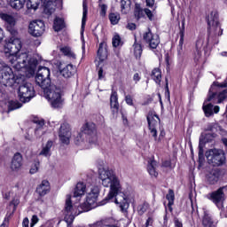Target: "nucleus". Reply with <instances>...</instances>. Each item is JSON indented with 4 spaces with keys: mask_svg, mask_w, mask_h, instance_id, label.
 <instances>
[{
    "mask_svg": "<svg viewBox=\"0 0 227 227\" xmlns=\"http://www.w3.org/2000/svg\"><path fill=\"white\" fill-rule=\"evenodd\" d=\"M86 201L80 205L76 210L74 205H72V196L67 195L64 207V221L67 223V227H70V224L74 223L75 215H79V214H82V212H90V210L96 208L98 206L97 201L100 194L98 186L91 185L86 189L84 183H78L74 191V198H82V196H84L86 193Z\"/></svg>",
    "mask_w": 227,
    "mask_h": 227,
    "instance_id": "obj_1",
    "label": "nucleus"
},
{
    "mask_svg": "<svg viewBox=\"0 0 227 227\" xmlns=\"http://www.w3.org/2000/svg\"><path fill=\"white\" fill-rule=\"evenodd\" d=\"M98 177L101 180L103 187H109V192L106 198L107 201L115 198L114 202L119 205L121 212H127L129 209V202L134 203L136 193L131 192L129 194L121 192V183L120 178L116 176V174L113 170L107 168H99Z\"/></svg>",
    "mask_w": 227,
    "mask_h": 227,
    "instance_id": "obj_2",
    "label": "nucleus"
},
{
    "mask_svg": "<svg viewBox=\"0 0 227 227\" xmlns=\"http://www.w3.org/2000/svg\"><path fill=\"white\" fill-rule=\"evenodd\" d=\"M22 49V42L17 37H11L4 45L5 54H9L8 61L15 68V70H22L26 68L30 74H35L38 59L29 55L27 52L17 53Z\"/></svg>",
    "mask_w": 227,
    "mask_h": 227,
    "instance_id": "obj_3",
    "label": "nucleus"
},
{
    "mask_svg": "<svg viewBox=\"0 0 227 227\" xmlns=\"http://www.w3.org/2000/svg\"><path fill=\"white\" fill-rule=\"evenodd\" d=\"M35 82L42 88L44 97L49 100L51 107L59 109L63 107L64 99L61 97V89L51 85V69L40 67L35 75Z\"/></svg>",
    "mask_w": 227,
    "mask_h": 227,
    "instance_id": "obj_4",
    "label": "nucleus"
},
{
    "mask_svg": "<svg viewBox=\"0 0 227 227\" xmlns=\"http://www.w3.org/2000/svg\"><path fill=\"white\" fill-rule=\"evenodd\" d=\"M207 24L209 26L208 40L210 38H217V36L223 35V28H221V25L219 24V13L217 12H211L207 17Z\"/></svg>",
    "mask_w": 227,
    "mask_h": 227,
    "instance_id": "obj_5",
    "label": "nucleus"
},
{
    "mask_svg": "<svg viewBox=\"0 0 227 227\" xmlns=\"http://www.w3.org/2000/svg\"><path fill=\"white\" fill-rule=\"evenodd\" d=\"M13 70L6 63L0 64V84L12 88L15 84Z\"/></svg>",
    "mask_w": 227,
    "mask_h": 227,
    "instance_id": "obj_6",
    "label": "nucleus"
},
{
    "mask_svg": "<svg viewBox=\"0 0 227 227\" xmlns=\"http://www.w3.org/2000/svg\"><path fill=\"white\" fill-rule=\"evenodd\" d=\"M18 93L20 102H29L35 97V87L29 82L23 83L19 87Z\"/></svg>",
    "mask_w": 227,
    "mask_h": 227,
    "instance_id": "obj_7",
    "label": "nucleus"
},
{
    "mask_svg": "<svg viewBox=\"0 0 227 227\" xmlns=\"http://www.w3.org/2000/svg\"><path fill=\"white\" fill-rule=\"evenodd\" d=\"M208 164L223 166L224 163V153L219 149H211L206 153Z\"/></svg>",
    "mask_w": 227,
    "mask_h": 227,
    "instance_id": "obj_8",
    "label": "nucleus"
},
{
    "mask_svg": "<svg viewBox=\"0 0 227 227\" xmlns=\"http://www.w3.org/2000/svg\"><path fill=\"white\" fill-rule=\"evenodd\" d=\"M0 19L5 22L6 30L11 33L12 36H17L18 32L15 26H17V19L12 14L0 13Z\"/></svg>",
    "mask_w": 227,
    "mask_h": 227,
    "instance_id": "obj_9",
    "label": "nucleus"
},
{
    "mask_svg": "<svg viewBox=\"0 0 227 227\" xmlns=\"http://www.w3.org/2000/svg\"><path fill=\"white\" fill-rule=\"evenodd\" d=\"M83 135L86 137V143L89 145H95L98 141L97 126L93 122H88L85 125Z\"/></svg>",
    "mask_w": 227,
    "mask_h": 227,
    "instance_id": "obj_10",
    "label": "nucleus"
},
{
    "mask_svg": "<svg viewBox=\"0 0 227 227\" xmlns=\"http://www.w3.org/2000/svg\"><path fill=\"white\" fill-rule=\"evenodd\" d=\"M28 31L32 36H42L45 33V23L43 20H34L30 22Z\"/></svg>",
    "mask_w": 227,
    "mask_h": 227,
    "instance_id": "obj_11",
    "label": "nucleus"
},
{
    "mask_svg": "<svg viewBox=\"0 0 227 227\" xmlns=\"http://www.w3.org/2000/svg\"><path fill=\"white\" fill-rule=\"evenodd\" d=\"M59 141L63 143V145L70 144V137H72V131L70 129V124L63 123L60 126L59 131Z\"/></svg>",
    "mask_w": 227,
    "mask_h": 227,
    "instance_id": "obj_12",
    "label": "nucleus"
},
{
    "mask_svg": "<svg viewBox=\"0 0 227 227\" xmlns=\"http://www.w3.org/2000/svg\"><path fill=\"white\" fill-rule=\"evenodd\" d=\"M147 121L150 134L153 137H155L157 136V127L159 126V123H160V119H159L157 114H149L147 115Z\"/></svg>",
    "mask_w": 227,
    "mask_h": 227,
    "instance_id": "obj_13",
    "label": "nucleus"
},
{
    "mask_svg": "<svg viewBox=\"0 0 227 227\" xmlns=\"http://www.w3.org/2000/svg\"><path fill=\"white\" fill-rule=\"evenodd\" d=\"M144 40L149 43L151 49H157L159 44L160 43V39H159V35L153 34L151 30L145 32L144 34Z\"/></svg>",
    "mask_w": 227,
    "mask_h": 227,
    "instance_id": "obj_14",
    "label": "nucleus"
},
{
    "mask_svg": "<svg viewBox=\"0 0 227 227\" xmlns=\"http://www.w3.org/2000/svg\"><path fill=\"white\" fill-rule=\"evenodd\" d=\"M226 187H221L218 190L209 193V200L215 205L223 203L225 200L224 190Z\"/></svg>",
    "mask_w": 227,
    "mask_h": 227,
    "instance_id": "obj_15",
    "label": "nucleus"
},
{
    "mask_svg": "<svg viewBox=\"0 0 227 227\" xmlns=\"http://www.w3.org/2000/svg\"><path fill=\"white\" fill-rule=\"evenodd\" d=\"M11 169L17 173V171H20V168H22V154L20 153H16L11 161Z\"/></svg>",
    "mask_w": 227,
    "mask_h": 227,
    "instance_id": "obj_16",
    "label": "nucleus"
},
{
    "mask_svg": "<svg viewBox=\"0 0 227 227\" xmlns=\"http://www.w3.org/2000/svg\"><path fill=\"white\" fill-rule=\"evenodd\" d=\"M43 12L46 15H52L56 12V0H44Z\"/></svg>",
    "mask_w": 227,
    "mask_h": 227,
    "instance_id": "obj_17",
    "label": "nucleus"
},
{
    "mask_svg": "<svg viewBox=\"0 0 227 227\" xmlns=\"http://www.w3.org/2000/svg\"><path fill=\"white\" fill-rule=\"evenodd\" d=\"M49 191H51V184L47 180L42 181V183L36 188V192L39 194V196H45Z\"/></svg>",
    "mask_w": 227,
    "mask_h": 227,
    "instance_id": "obj_18",
    "label": "nucleus"
},
{
    "mask_svg": "<svg viewBox=\"0 0 227 227\" xmlns=\"http://www.w3.org/2000/svg\"><path fill=\"white\" fill-rule=\"evenodd\" d=\"M77 72V68L74 65L68 64L63 69L60 70L61 75L66 79L72 77Z\"/></svg>",
    "mask_w": 227,
    "mask_h": 227,
    "instance_id": "obj_19",
    "label": "nucleus"
},
{
    "mask_svg": "<svg viewBox=\"0 0 227 227\" xmlns=\"http://www.w3.org/2000/svg\"><path fill=\"white\" fill-rule=\"evenodd\" d=\"M52 146H54V142H52V140H48L47 143L43 145L39 155H42L43 157H51V155H52L51 153Z\"/></svg>",
    "mask_w": 227,
    "mask_h": 227,
    "instance_id": "obj_20",
    "label": "nucleus"
},
{
    "mask_svg": "<svg viewBox=\"0 0 227 227\" xmlns=\"http://www.w3.org/2000/svg\"><path fill=\"white\" fill-rule=\"evenodd\" d=\"M98 56L100 61H104V59H107V43L106 42L100 43Z\"/></svg>",
    "mask_w": 227,
    "mask_h": 227,
    "instance_id": "obj_21",
    "label": "nucleus"
},
{
    "mask_svg": "<svg viewBox=\"0 0 227 227\" xmlns=\"http://www.w3.org/2000/svg\"><path fill=\"white\" fill-rule=\"evenodd\" d=\"M156 168H157V162L155 161V160H150L148 162L147 171L149 175L151 176H154V178H157V176H159V173L157 172Z\"/></svg>",
    "mask_w": 227,
    "mask_h": 227,
    "instance_id": "obj_22",
    "label": "nucleus"
},
{
    "mask_svg": "<svg viewBox=\"0 0 227 227\" xmlns=\"http://www.w3.org/2000/svg\"><path fill=\"white\" fill-rule=\"evenodd\" d=\"M26 4V0H10V6L13 10L20 12Z\"/></svg>",
    "mask_w": 227,
    "mask_h": 227,
    "instance_id": "obj_23",
    "label": "nucleus"
},
{
    "mask_svg": "<svg viewBox=\"0 0 227 227\" xmlns=\"http://www.w3.org/2000/svg\"><path fill=\"white\" fill-rule=\"evenodd\" d=\"M35 123L37 124V127L35 130V134L36 137H40L45 134V130H43V125H45V121L43 120L36 121Z\"/></svg>",
    "mask_w": 227,
    "mask_h": 227,
    "instance_id": "obj_24",
    "label": "nucleus"
},
{
    "mask_svg": "<svg viewBox=\"0 0 227 227\" xmlns=\"http://www.w3.org/2000/svg\"><path fill=\"white\" fill-rule=\"evenodd\" d=\"M207 182L211 184V185H214L219 182V173L215 172V170H213L207 174Z\"/></svg>",
    "mask_w": 227,
    "mask_h": 227,
    "instance_id": "obj_25",
    "label": "nucleus"
},
{
    "mask_svg": "<svg viewBox=\"0 0 227 227\" xmlns=\"http://www.w3.org/2000/svg\"><path fill=\"white\" fill-rule=\"evenodd\" d=\"M203 43H205V39L203 38H199L196 42L195 47H196V51H195V56L196 59L199 58H201V50L203 49Z\"/></svg>",
    "mask_w": 227,
    "mask_h": 227,
    "instance_id": "obj_26",
    "label": "nucleus"
},
{
    "mask_svg": "<svg viewBox=\"0 0 227 227\" xmlns=\"http://www.w3.org/2000/svg\"><path fill=\"white\" fill-rule=\"evenodd\" d=\"M151 77H152V79H153V81H155L156 84H160V81L162 79V73L160 72V69L154 68L152 71Z\"/></svg>",
    "mask_w": 227,
    "mask_h": 227,
    "instance_id": "obj_27",
    "label": "nucleus"
},
{
    "mask_svg": "<svg viewBox=\"0 0 227 227\" xmlns=\"http://www.w3.org/2000/svg\"><path fill=\"white\" fill-rule=\"evenodd\" d=\"M65 27V21L63 19L56 18L53 23L54 31H61Z\"/></svg>",
    "mask_w": 227,
    "mask_h": 227,
    "instance_id": "obj_28",
    "label": "nucleus"
},
{
    "mask_svg": "<svg viewBox=\"0 0 227 227\" xmlns=\"http://www.w3.org/2000/svg\"><path fill=\"white\" fill-rule=\"evenodd\" d=\"M22 104L19 103L17 100H11L8 102V111H15V109H20Z\"/></svg>",
    "mask_w": 227,
    "mask_h": 227,
    "instance_id": "obj_29",
    "label": "nucleus"
},
{
    "mask_svg": "<svg viewBox=\"0 0 227 227\" xmlns=\"http://www.w3.org/2000/svg\"><path fill=\"white\" fill-rule=\"evenodd\" d=\"M82 7V29H84V26H86V17L88 16V4L85 1H83Z\"/></svg>",
    "mask_w": 227,
    "mask_h": 227,
    "instance_id": "obj_30",
    "label": "nucleus"
},
{
    "mask_svg": "<svg viewBox=\"0 0 227 227\" xmlns=\"http://www.w3.org/2000/svg\"><path fill=\"white\" fill-rule=\"evenodd\" d=\"M133 49H134L135 58H137V59H141V54H143V48H142L141 44L135 43L133 45Z\"/></svg>",
    "mask_w": 227,
    "mask_h": 227,
    "instance_id": "obj_31",
    "label": "nucleus"
},
{
    "mask_svg": "<svg viewBox=\"0 0 227 227\" xmlns=\"http://www.w3.org/2000/svg\"><path fill=\"white\" fill-rule=\"evenodd\" d=\"M38 0H27V8L28 10H33L34 12H36L38 10Z\"/></svg>",
    "mask_w": 227,
    "mask_h": 227,
    "instance_id": "obj_32",
    "label": "nucleus"
},
{
    "mask_svg": "<svg viewBox=\"0 0 227 227\" xmlns=\"http://www.w3.org/2000/svg\"><path fill=\"white\" fill-rule=\"evenodd\" d=\"M120 13L112 12L109 14V20L113 26H116L120 22Z\"/></svg>",
    "mask_w": 227,
    "mask_h": 227,
    "instance_id": "obj_33",
    "label": "nucleus"
},
{
    "mask_svg": "<svg viewBox=\"0 0 227 227\" xmlns=\"http://www.w3.org/2000/svg\"><path fill=\"white\" fill-rule=\"evenodd\" d=\"M60 51L64 56H67V58H73V59H75V54L72 50H70L69 47H62L60 48Z\"/></svg>",
    "mask_w": 227,
    "mask_h": 227,
    "instance_id": "obj_34",
    "label": "nucleus"
},
{
    "mask_svg": "<svg viewBox=\"0 0 227 227\" xmlns=\"http://www.w3.org/2000/svg\"><path fill=\"white\" fill-rule=\"evenodd\" d=\"M179 36H180L179 44L184 45V36H185V19H183L182 20V27L180 28V31H179Z\"/></svg>",
    "mask_w": 227,
    "mask_h": 227,
    "instance_id": "obj_35",
    "label": "nucleus"
},
{
    "mask_svg": "<svg viewBox=\"0 0 227 227\" xmlns=\"http://www.w3.org/2000/svg\"><path fill=\"white\" fill-rule=\"evenodd\" d=\"M150 205L147 202H144L137 207L138 215H143L146 210H148Z\"/></svg>",
    "mask_w": 227,
    "mask_h": 227,
    "instance_id": "obj_36",
    "label": "nucleus"
},
{
    "mask_svg": "<svg viewBox=\"0 0 227 227\" xmlns=\"http://www.w3.org/2000/svg\"><path fill=\"white\" fill-rule=\"evenodd\" d=\"M203 111L207 117L212 116V114H214V105L207 104V106H204Z\"/></svg>",
    "mask_w": 227,
    "mask_h": 227,
    "instance_id": "obj_37",
    "label": "nucleus"
},
{
    "mask_svg": "<svg viewBox=\"0 0 227 227\" xmlns=\"http://www.w3.org/2000/svg\"><path fill=\"white\" fill-rule=\"evenodd\" d=\"M166 198L169 205H175V192H173V190H168V193L166 195Z\"/></svg>",
    "mask_w": 227,
    "mask_h": 227,
    "instance_id": "obj_38",
    "label": "nucleus"
},
{
    "mask_svg": "<svg viewBox=\"0 0 227 227\" xmlns=\"http://www.w3.org/2000/svg\"><path fill=\"white\" fill-rule=\"evenodd\" d=\"M202 224L205 227H211L212 226V218L208 215H205L202 220Z\"/></svg>",
    "mask_w": 227,
    "mask_h": 227,
    "instance_id": "obj_39",
    "label": "nucleus"
},
{
    "mask_svg": "<svg viewBox=\"0 0 227 227\" xmlns=\"http://www.w3.org/2000/svg\"><path fill=\"white\" fill-rule=\"evenodd\" d=\"M84 139H86V135H83V133L78 134V136L74 139L75 145H82L84 142Z\"/></svg>",
    "mask_w": 227,
    "mask_h": 227,
    "instance_id": "obj_40",
    "label": "nucleus"
},
{
    "mask_svg": "<svg viewBox=\"0 0 227 227\" xmlns=\"http://www.w3.org/2000/svg\"><path fill=\"white\" fill-rule=\"evenodd\" d=\"M39 169H40V161H36L34 163V165L30 168V175H35V173H38Z\"/></svg>",
    "mask_w": 227,
    "mask_h": 227,
    "instance_id": "obj_41",
    "label": "nucleus"
},
{
    "mask_svg": "<svg viewBox=\"0 0 227 227\" xmlns=\"http://www.w3.org/2000/svg\"><path fill=\"white\" fill-rule=\"evenodd\" d=\"M165 136H166V131H164V129H161L159 137H157V129H156V136L153 137H154V141L156 143H160V141L164 139Z\"/></svg>",
    "mask_w": 227,
    "mask_h": 227,
    "instance_id": "obj_42",
    "label": "nucleus"
},
{
    "mask_svg": "<svg viewBox=\"0 0 227 227\" xmlns=\"http://www.w3.org/2000/svg\"><path fill=\"white\" fill-rule=\"evenodd\" d=\"M114 47H120L121 44V38L120 35H114L112 42Z\"/></svg>",
    "mask_w": 227,
    "mask_h": 227,
    "instance_id": "obj_43",
    "label": "nucleus"
},
{
    "mask_svg": "<svg viewBox=\"0 0 227 227\" xmlns=\"http://www.w3.org/2000/svg\"><path fill=\"white\" fill-rule=\"evenodd\" d=\"M130 4H131L130 0H121V10H125L126 8H130Z\"/></svg>",
    "mask_w": 227,
    "mask_h": 227,
    "instance_id": "obj_44",
    "label": "nucleus"
},
{
    "mask_svg": "<svg viewBox=\"0 0 227 227\" xmlns=\"http://www.w3.org/2000/svg\"><path fill=\"white\" fill-rule=\"evenodd\" d=\"M110 106H111L112 112L114 113V114H117L118 110L120 109V105L118 104V102L110 103Z\"/></svg>",
    "mask_w": 227,
    "mask_h": 227,
    "instance_id": "obj_45",
    "label": "nucleus"
},
{
    "mask_svg": "<svg viewBox=\"0 0 227 227\" xmlns=\"http://www.w3.org/2000/svg\"><path fill=\"white\" fill-rule=\"evenodd\" d=\"M227 98V90H224L223 91L220 92L218 96V104H221L224 98Z\"/></svg>",
    "mask_w": 227,
    "mask_h": 227,
    "instance_id": "obj_46",
    "label": "nucleus"
},
{
    "mask_svg": "<svg viewBox=\"0 0 227 227\" xmlns=\"http://www.w3.org/2000/svg\"><path fill=\"white\" fill-rule=\"evenodd\" d=\"M100 6V15L102 17H106V13H107V6L105 4H99Z\"/></svg>",
    "mask_w": 227,
    "mask_h": 227,
    "instance_id": "obj_47",
    "label": "nucleus"
},
{
    "mask_svg": "<svg viewBox=\"0 0 227 227\" xmlns=\"http://www.w3.org/2000/svg\"><path fill=\"white\" fill-rule=\"evenodd\" d=\"M205 145V142L201 139H200L199 143V157H203V145Z\"/></svg>",
    "mask_w": 227,
    "mask_h": 227,
    "instance_id": "obj_48",
    "label": "nucleus"
},
{
    "mask_svg": "<svg viewBox=\"0 0 227 227\" xmlns=\"http://www.w3.org/2000/svg\"><path fill=\"white\" fill-rule=\"evenodd\" d=\"M144 12L145 13L149 20H153V13L150 9L148 8L144 9Z\"/></svg>",
    "mask_w": 227,
    "mask_h": 227,
    "instance_id": "obj_49",
    "label": "nucleus"
},
{
    "mask_svg": "<svg viewBox=\"0 0 227 227\" xmlns=\"http://www.w3.org/2000/svg\"><path fill=\"white\" fill-rule=\"evenodd\" d=\"M118 102V94L116 92H113L110 98V104H114Z\"/></svg>",
    "mask_w": 227,
    "mask_h": 227,
    "instance_id": "obj_50",
    "label": "nucleus"
},
{
    "mask_svg": "<svg viewBox=\"0 0 227 227\" xmlns=\"http://www.w3.org/2000/svg\"><path fill=\"white\" fill-rule=\"evenodd\" d=\"M38 221H40V219H38V216L36 215H34L31 219L30 227L35 226V224H36V223H38Z\"/></svg>",
    "mask_w": 227,
    "mask_h": 227,
    "instance_id": "obj_51",
    "label": "nucleus"
},
{
    "mask_svg": "<svg viewBox=\"0 0 227 227\" xmlns=\"http://www.w3.org/2000/svg\"><path fill=\"white\" fill-rule=\"evenodd\" d=\"M125 100H126V103L128 104V106H134V102H133L132 97L130 95H127L125 97Z\"/></svg>",
    "mask_w": 227,
    "mask_h": 227,
    "instance_id": "obj_52",
    "label": "nucleus"
},
{
    "mask_svg": "<svg viewBox=\"0 0 227 227\" xmlns=\"http://www.w3.org/2000/svg\"><path fill=\"white\" fill-rule=\"evenodd\" d=\"M174 224L175 227H184V223L176 217L174 218Z\"/></svg>",
    "mask_w": 227,
    "mask_h": 227,
    "instance_id": "obj_53",
    "label": "nucleus"
},
{
    "mask_svg": "<svg viewBox=\"0 0 227 227\" xmlns=\"http://www.w3.org/2000/svg\"><path fill=\"white\" fill-rule=\"evenodd\" d=\"M22 227H29V218L26 217L23 219Z\"/></svg>",
    "mask_w": 227,
    "mask_h": 227,
    "instance_id": "obj_54",
    "label": "nucleus"
},
{
    "mask_svg": "<svg viewBox=\"0 0 227 227\" xmlns=\"http://www.w3.org/2000/svg\"><path fill=\"white\" fill-rule=\"evenodd\" d=\"M133 81H135L136 83L141 81V76H139V74L137 73L133 75Z\"/></svg>",
    "mask_w": 227,
    "mask_h": 227,
    "instance_id": "obj_55",
    "label": "nucleus"
},
{
    "mask_svg": "<svg viewBox=\"0 0 227 227\" xmlns=\"http://www.w3.org/2000/svg\"><path fill=\"white\" fill-rule=\"evenodd\" d=\"M127 28L129 29V31H134V29H136V24L134 23H129L127 25Z\"/></svg>",
    "mask_w": 227,
    "mask_h": 227,
    "instance_id": "obj_56",
    "label": "nucleus"
},
{
    "mask_svg": "<svg viewBox=\"0 0 227 227\" xmlns=\"http://www.w3.org/2000/svg\"><path fill=\"white\" fill-rule=\"evenodd\" d=\"M153 4H155V0H146V6H149L150 8H152Z\"/></svg>",
    "mask_w": 227,
    "mask_h": 227,
    "instance_id": "obj_57",
    "label": "nucleus"
},
{
    "mask_svg": "<svg viewBox=\"0 0 227 227\" xmlns=\"http://www.w3.org/2000/svg\"><path fill=\"white\" fill-rule=\"evenodd\" d=\"M98 74V79H104V69H102V67L99 68Z\"/></svg>",
    "mask_w": 227,
    "mask_h": 227,
    "instance_id": "obj_58",
    "label": "nucleus"
},
{
    "mask_svg": "<svg viewBox=\"0 0 227 227\" xmlns=\"http://www.w3.org/2000/svg\"><path fill=\"white\" fill-rule=\"evenodd\" d=\"M3 40H4V30L0 27V43L3 42Z\"/></svg>",
    "mask_w": 227,
    "mask_h": 227,
    "instance_id": "obj_59",
    "label": "nucleus"
},
{
    "mask_svg": "<svg viewBox=\"0 0 227 227\" xmlns=\"http://www.w3.org/2000/svg\"><path fill=\"white\" fill-rule=\"evenodd\" d=\"M153 223V219H152L151 217H149V218L146 220L145 227H149Z\"/></svg>",
    "mask_w": 227,
    "mask_h": 227,
    "instance_id": "obj_60",
    "label": "nucleus"
},
{
    "mask_svg": "<svg viewBox=\"0 0 227 227\" xmlns=\"http://www.w3.org/2000/svg\"><path fill=\"white\" fill-rule=\"evenodd\" d=\"M162 166L164 167V168H169V166H171V162L170 161H164L163 162V164H162Z\"/></svg>",
    "mask_w": 227,
    "mask_h": 227,
    "instance_id": "obj_61",
    "label": "nucleus"
},
{
    "mask_svg": "<svg viewBox=\"0 0 227 227\" xmlns=\"http://www.w3.org/2000/svg\"><path fill=\"white\" fill-rule=\"evenodd\" d=\"M213 111L215 114H217V113H219L220 111V108H219V106H215L214 108H213Z\"/></svg>",
    "mask_w": 227,
    "mask_h": 227,
    "instance_id": "obj_62",
    "label": "nucleus"
},
{
    "mask_svg": "<svg viewBox=\"0 0 227 227\" xmlns=\"http://www.w3.org/2000/svg\"><path fill=\"white\" fill-rule=\"evenodd\" d=\"M11 205H14V207H17V205H19V200H13L11 202Z\"/></svg>",
    "mask_w": 227,
    "mask_h": 227,
    "instance_id": "obj_63",
    "label": "nucleus"
},
{
    "mask_svg": "<svg viewBox=\"0 0 227 227\" xmlns=\"http://www.w3.org/2000/svg\"><path fill=\"white\" fill-rule=\"evenodd\" d=\"M215 97V93H212L211 95H209L207 98V102H210V100H212V98H214Z\"/></svg>",
    "mask_w": 227,
    "mask_h": 227,
    "instance_id": "obj_64",
    "label": "nucleus"
}]
</instances>
